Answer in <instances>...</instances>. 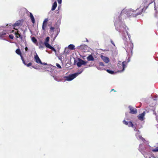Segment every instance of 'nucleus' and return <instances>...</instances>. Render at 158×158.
I'll list each match as a JSON object with an SVG mask.
<instances>
[{
    "label": "nucleus",
    "mask_w": 158,
    "mask_h": 158,
    "mask_svg": "<svg viewBox=\"0 0 158 158\" xmlns=\"http://www.w3.org/2000/svg\"><path fill=\"white\" fill-rule=\"evenodd\" d=\"M31 40L32 42L35 44H36L37 43V40L35 37H33L32 38Z\"/></svg>",
    "instance_id": "obj_25"
},
{
    "label": "nucleus",
    "mask_w": 158,
    "mask_h": 158,
    "mask_svg": "<svg viewBox=\"0 0 158 158\" xmlns=\"http://www.w3.org/2000/svg\"><path fill=\"white\" fill-rule=\"evenodd\" d=\"M123 123L125 125H128L129 127H133L134 128L135 127V126L134 127V125L131 121L127 122L124 119L123 121Z\"/></svg>",
    "instance_id": "obj_6"
},
{
    "label": "nucleus",
    "mask_w": 158,
    "mask_h": 158,
    "mask_svg": "<svg viewBox=\"0 0 158 158\" xmlns=\"http://www.w3.org/2000/svg\"><path fill=\"white\" fill-rule=\"evenodd\" d=\"M30 19L31 20L32 22L33 23H35V20L34 17L32 15V14L31 13H30Z\"/></svg>",
    "instance_id": "obj_16"
},
{
    "label": "nucleus",
    "mask_w": 158,
    "mask_h": 158,
    "mask_svg": "<svg viewBox=\"0 0 158 158\" xmlns=\"http://www.w3.org/2000/svg\"><path fill=\"white\" fill-rule=\"evenodd\" d=\"M101 58L106 63H108L110 61V60L109 58L107 57L104 56L102 55L101 56Z\"/></svg>",
    "instance_id": "obj_11"
},
{
    "label": "nucleus",
    "mask_w": 158,
    "mask_h": 158,
    "mask_svg": "<svg viewBox=\"0 0 158 158\" xmlns=\"http://www.w3.org/2000/svg\"><path fill=\"white\" fill-rule=\"evenodd\" d=\"M154 112V113L156 115V112H155V111ZM156 116V120H157V122H158V116Z\"/></svg>",
    "instance_id": "obj_40"
},
{
    "label": "nucleus",
    "mask_w": 158,
    "mask_h": 158,
    "mask_svg": "<svg viewBox=\"0 0 158 158\" xmlns=\"http://www.w3.org/2000/svg\"><path fill=\"white\" fill-rule=\"evenodd\" d=\"M138 138L139 139H138L139 140H141L142 141H143V142H144L145 141V139L144 138L142 137V136H141L140 135H139Z\"/></svg>",
    "instance_id": "obj_26"
},
{
    "label": "nucleus",
    "mask_w": 158,
    "mask_h": 158,
    "mask_svg": "<svg viewBox=\"0 0 158 158\" xmlns=\"http://www.w3.org/2000/svg\"><path fill=\"white\" fill-rule=\"evenodd\" d=\"M99 65L100 66H104V65L103 63L102 62H100L99 63Z\"/></svg>",
    "instance_id": "obj_34"
},
{
    "label": "nucleus",
    "mask_w": 158,
    "mask_h": 158,
    "mask_svg": "<svg viewBox=\"0 0 158 158\" xmlns=\"http://www.w3.org/2000/svg\"><path fill=\"white\" fill-rule=\"evenodd\" d=\"M142 146H143V145L142 144H139V150L141 153H142Z\"/></svg>",
    "instance_id": "obj_28"
},
{
    "label": "nucleus",
    "mask_w": 158,
    "mask_h": 158,
    "mask_svg": "<svg viewBox=\"0 0 158 158\" xmlns=\"http://www.w3.org/2000/svg\"><path fill=\"white\" fill-rule=\"evenodd\" d=\"M143 9L138 13L133 14V12H135L138 10L137 9L134 10L131 8L124 9L122 11L120 15L119 13H117L114 17V25L115 27V29L118 31L122 35V39L124 40V43L125 45V49L127 52L129 54L130 52L132 53V49L133 47V43L130 42L128 43L127 41V38L130 40V35L128 34L127 31L128 29L127 27L125 25L123 19L126 18V16L127 17L132 16L135 17L137 15H140L143 11Z\"/></svg>",
    "instance_id": "obj_1"
},
{
    "label": "nucleus",
    "mask_w": 158,
    "mask_h": 158,
    "mask_svg": "<svg viewBox=\"0 0 158 158\" xmlns=\"http://www.w3.org/2000/svg\"><path fill=\"white\" fill-rule=\"evenodd\" d=\"M145 114V111L143 112L142 113L139 114L138 115V119L142 121H143L144 119V117Z\"/></svg>",
    "instance_id": "obj_9"
},
{
    "label": "nucleus",
    "mask_w": 158,
    "mask_h": 158,
    "mask_svg": "<svg viewBox=\"0 0 158 158\" xmlns=\"http://www.w3.org/2000/svg\"><path fill=\"white\" fill-rule=\"evenodd\" d=\"M57 32H58V33L56 35V36L55 37V38L56 36H57L58 34V32H59V31L58 30H57Z\"/></svg>",
    "instance_id": "obj_48"
},
{
    "label": "nucleus",
    "mask_w": 158,
    "mask_h": 158,
    "mask_svg": "<svg viewBox=\"0 0 158 158\" xmlns=\"http://www.w3.org/2000/svg\"><path fill=\"white\" fill-rule=\"evenodd\" d=\"M149 158H151V157H150Z\"/></svg>",
    "instance_id": "obj_56"
},
{
    "label": "nucleus",
    "mask_w": 158,
    "mask_h": 158,
    "mask_svg": "<svg viewBox=\"0 0 158 158\" xmlns=\"http://www.w3.org/2000/svg\"><path fill=\"white\" fill-rule=\"evenodd\" d=\"M55 28L54 27H50V29L51 31H53L54 29Z\"/></svg>",
    "instance_id": "obj_38"
},
{
    "label": "nucleus",
    "mask_w": 158,
    "mask_h": 158,
    "mask_svg": "<svg viewBox=\"0 0 158 158\" xmlns=\"http://www.w3.org/2000/svg\"><path fill=\"white\" fill-rule=\"evenodd\" d=\"M44 64V65H47V63H43L42 62V64Z\"/></svg>",
    "instance_id": "obj_44"
},
{
    "label": "nucleus",
    "mask_w": 158,
    "mask_h": 158,
    "mask_svg": "<svg viewBox=\"0 0 158 158\" xmlns=\"http://www.w3.org/2000/svg\"><path fill=\"white\" fill-rule=\"evenodd\" d=\"M46 25H47L46 23L45 24L43 23L42 28L43 30H45L46 27Z\"/></svg>",
    "instance_id": "obj_30"
},
{
    "label": "nucleus",
    "mask_w": 158,
    "mask_h": 158,
    "mask_svg": "<svg viewBox=\"0 0 158 158\" xmlns=\"http://www.w3.org/2000/svg\"><path fill=\"white\" fill-rule=\"evenodd\" d=\"M23 63L25 65H26V64L25 63V61L24 60H23Z\"/></svg>",
    "instance_id": "obj_45"
},
{
    "label": "nucleus",
    "mask_w": 158,
    "mask_h": 158,
    "mask_svg": "<svg viewBox=\"0 0 158 158\" xmlns=\"http://www.w3.org/2000/svg\"><path fill=\"white\" fill-rule=\"evenodd\" d=\"M142 153L144 155V157H145V158H147V156H146L144 155V154L143 153V152H142Z\"/></svg>",
    "instance_id": "obj_47"
},
{
    "label": "nucleus",
    "mask_w": 158,
    "mask_h": 158,
    "mask_svg": "<svg viewBox=\"0 0 158 158\" xmlns=\"http://www.w3.org/2000/svg\"><path fill=\"white\" fill-rule=\"evenodd\" d=\"M106 71L109 73L112 74H114L116 73V72H114V71L109 69H107Z\"/></svg>",
    "instance_id": "obj_23"
},
{
    "label": "nucleus",
    "mask_w": 158,
    "mask_h": 158,
    "mask_svg": "<svg viewBox=\"0 0 158 158\" xmlns=\"http://www.w3.org/2000/svg\"><path fill=\"white\" fill-rule=\"evenodd\" d=\"M59 4H61V3L62 0H57Z\"/></svg>",
    "instance_id": "obj_41"
},
{
    "label": "nucleus",
    "mask_w": 158,
    "mask_h": 158,
    "mask_svg": "<svg viewBox=\"0 0 158 158\" xmlns=\"http://www.w3.org/2000/svg\"><path fill=\"white\" fill-rule=\"evenodd\" d=\"M46 47V48H49V49H51L52 50L54 51L55 53L56 52V50L55 49V48L54 47L51 46L50 44H49V45H48V46H47V47Z\"/></svg>",
    "instance_id": "obj_17"
},
{
    "label": "nucleus",
    "mask_w": 158,
    "mask_h": 158,
    "mask_svg": "<svg viewBox=\"0 0 158 158\" xmlns=\"http://www.w3.org/2000/svg\"><path fill=\"white\" fill-rule=\"evenodd\" d=\"M56 65L57 66V67L59 69H61V66L60 65L58 64V63H56Z\"/></svg>",
    "instance_id": "obj_31"
},
{
    "label": "nucleus",
    "mask_w": 158,
    "mask_h": 158,
    "mask_svg": "<svg viewBox=\"0 0 158 158\" xmlns=\"http://www.w3.org/2000/svg\"><path fill=\"white\" fill-rule=\"evenodd\" d=\"M126 115L127 116V113H126Z\"/></svg>",
    "instance_id": "obj_55"
},
{
    "label": "nucleus",
    "mask_w": 158,
    "mask_h": 158,
    "mask_svg": "<svg viewBox=\"0 0 158 158\" xmlns=\"http://www.w3.org/2000/svg\"><path fill=\"white\" fill-rule=\"evenodd\" d=\"M21 21L20 20H19L17 21L16 23L13 24V26L14 27H19L21 25Z\"/></svg>",
    "instance_id": "obj_12"
},
{
    "label": "nucleus",
    "mask_w": 158,
    "mask_h": 158,
    "mask_svg": "<svg viewBox=\"0 0 158 158\" xmlns=\"http://www.w3.org/2000/svg\"><path fill=\"white\" fill-rule=\"evenodd\" d=\"M76 77L75 76V74L73 73L69 75L68 76L64 77V78H65L66 80L68 81H70L72 80Z\"/></svg>",
    "instance_id": "obj_5"
},
{
    "label": "nucleus",
    "mask_w": 158,
    "mask_h": 158,
    "mask_svg": "<svg viewBox=\"0 0 158 158\" xmlns=\"http://www.w3.org/2000/svg\"><path fill=\"white\" fill-rule=\"evenodd\" d=\"M42 43V42L41 41L40 42H39V48L40 49H43L44 48V46L43 45H41Z\"/></svg>",
    "instance_id": "obj_27"
},
{
    "label": "nucleus",
    "mask_w": 158,
    "mask_h": 158,
    "mask_svg": "<svg viewBox=\"0 0 158 158\" xmlns=\"http://www.w3.org/2000/svg\"><path fill=\"white\" fill-rule=\"evenodd\" d=\"M52 76L54 78V80H56V81H61V79H60V78L59 77L56 76L55 75H53Z\"/></svg>",
    "instance_id": "obj_19"
},
{
    "label": "nucleus",
    "mask_w": 158,
    "mask_h": 158,
    "mask_svg": "<svg viewBox=\"0 0 158 158\" xmlns=\"http://www.w3.org/2000/svg\"><path fill=\"white\" fill-rule=\"evenodd\" d=\"M125 119H127V120H128V118H127V117H126V118H125Z\"/></svg>",
    "instance_id": "obj_51"
},
{
    "label": "nucleus",
    "mask_w": 158,
    "mask_h": 158,
    "mask_svg": "<svg viewBox=\"0 0 158 158\" xmlns=\"http://www.w3.org/2000/svg\"><path fill=\"white\" fill-rule=\"evenodd\" d=\"M87 60L89 61H94V58L93 57V56L92 55H89L87 57Z\"/></svg>",
    "instance_id": "obj_14"
},
{
    "label": "nucleus",
    "mask_w": 158,
    "mask_h": 158,
    "mask_svg": "<svg viewBox=\"0 0 158 158\" xmlns=\"http://www.w3.org/2000/svg\"><path fill=\"white\" fill-rule=\"evenodd\" d=\"M57 6V2H56V1L54 2V3H53V4L52 5V8L51 9L52 10H54L56 9V7Z\"/></svg>",
    "instance_id": "obj_15"
},
{
    "label": "nucleus",
    "mask_w": 158,
    "mask_h": 158,
    "mask_svg": "<svg viewBox=\"0 0 158 158\" xmlns=\"http://www.w3.org/2000/svg\"><path fill=\"white\" fill-rule=\"evenodd\" d=\"M126 62L125 61H123L122 62L121 61H118L117 67L118 72L122 73L124 71L125 68L126 67V65L125 64Z\"/></svg>",
    "instance_id": "obj_2"
},
{
    "label": "nucleus",
    "mask_w": 158,
    "mask_h": 158,
    "mask_svg": "<svg viewBox=\"0 0 158 158\" xmlns=\"http://www.w3.org/2000/svg\"><path fill=\"white\" fill-rule=\"evenodd\" d=\"M0 28L1 27H0ZM0 30H2V29H1L0 28ZM6 35V33L5 31H3L2 33H0V38H1L2 37H5V35Z\"/></svg>",
    "instance_id": "obj_21"
},
{
    "label": "nucleus",
    "mask_w": 158,
    "mask_h": 158,
    "mask_svg": "<svg viewBox=\"0 0 158 158\" xmlns=\"http://www.w3.org/2000/svg\"><path fill=\"white\" fill-rule=\"evenodd\" d=\"M25 51H27V50H28V48L27 47H26L25 48Z\"/></svg>",
    "instance_id": "obj_46"
},
{
    "label": "nucleus",
    "mask_w": 158,
    "mask_h": 158,
    "mask_svg": "<svg viewBox=\"0 0 158 158\" xmlns=\"http://www.w3.org/2000/svg\"><path fill=\"white\" fill-rule=\"evenodd\" d=\"M110 42L111 43V44L114 46H115V45L114 43V42H113V41L111 40H110Z\"/></svg>",
    "instance_id": "obj_39"
},
{
    "label": "nucleus",
    "mask_w": 158,
    "mask_h": 158,
    "mask_svg": "<svg viewBox=\"0 0 158 158\" xmlns=\"http://www.w3.org/2000/svg\"><path fill=\"white\" fill-rule=\"evenodd\" d=\"M9 37L11 39H13L14 38V36L12 35H9Z\"/></svg>",
    "instance_id": "obj_33"
},
{
    "label": "nucleus",
    "mask_w": 158,
    "mask_h": 158,
    "mask_svg": "<svg viewBox=\"0 0 158 158\" xmlns=\"http://www.w3.org/2000/svg\"><path fill=\"white\" fill-rule=\"evenodd\" d=\"M16 53L18 55L21 56V53L20 50L19 49H17L15 51Z\"/></svg>",
    "instance_id": "obj_24"
},
{
    "label": "nucleus",
    "mask_w": 158,
    "mask_h": 158,
    "mask_svg": "<svg viewBox=\"0 0 158 158\" xmlns=\"http://www.w3.org/2000/svg\"><path fill=\"white\" fill-rule=\"evenodd\" d=\"M130 111V113L132 114H135L137 112V110L134 108L132 106H129L128 107Z\"/></svg>",
    "instance_id": "obj_7"
},
{
    "label": "nucleus",
    "mask_w": 158,
    "mask_h": 158,
    "mask_svg": "<svg viewBox=\"0 0 158 158\" xmlns=\"http://www.w3.org/2000/svg\"><path fill=\"white\" fill-rule=\"evenodd\" d=\"M22 33L24 34L25 33V31L21 30V31H17L16 32H15V35L16 37L17 38H19V37L21 40H22L23 39V35L21 34Z\"/></svg>",
    "instance_id": "obj_3"
},
{
    "label": "nucleus",
    "mask_w": 158,
    "mask_h": 158,
    "mask_svg": "<svg viewBox=\"0 0 158 158\" xmlns=\"http://www.w3.org/2000/svg\"><path fill=\"white\" fill-rule=\"evenodd\" d=\"M87 63V61H85L81 59H78V61L77 63V65L78 67H80L82 65H85Z\"/></svg>",
    "instance_id": "obj_4"
},
{
    "label": "nucleus",
    "mask_w": 158,
    "mask_h": 158,
    "mask_svg": "<svg viewBox=\"0 0 158 158\" xmlns=\"http://www.w3.org/2000/svg\"><path fill=\"white\" fill-rule=\"evenodd\" d=\"M32 67L33 68H34L35 69H38L37 68H36V67H34V66H32Z\"/></svg>",
    "instance_id": "obj_49"
},
{
    "label": "nucleus",
    "mask_w": 158,
    "mask_h": 158,
    "mask_svg": "<svg viewBox=\"0 0 158 158\" xmlns=\"http://www.w3.org/2000/svg\"><path fill=\"white\" fill-rule=\"evenodd\" d=\"M114 90V89H112L111 91H113Z\"/></svg>",
    "instance_id": "obj_52"
},
{
    "label": "nucleus",
    "mask_w": 158,
    "mask_h": 158,
    "mask_svg": "<svg viewBox=\"0 0 158 158\" xmlns=\"http://www.w3.org/2000/svg\"><path fill=\"white\" fill-rule=\"evenodd\" d=\"M86 41L87 42H88V40H87V39L86 38Z\"/></svg>",
    "instance_id": "obj_50"
},
{
    "label": "nucleus",
    "mask_w": 158,
    "mask_h": 158,
    "mask_svg": "<svg viewBox=\"0 0 158 158\" xmlns=\"http://www.w3.org/2000/svg\"><path fill=\"white\" fill-rule=\"evenodd\" d=\"M20 56V57H21V60H22L23 61V60H24V59L23 58V57L22 56V54L21 55V56Z\"/></svg>",
    "instance_id": "obj_43"
},
{
    "label": "nucleus",
    "mask_w": 158,
    "mask_h": 158,
    "mask_svg": "<svg viewBox=\"0 0 158 158\" xmlns=\"http://www.w3.org/2000/svg\"><path fill=\"white\" fill-rule=\"evenodd\" d=\"M54 0H52V1H53Z\"/></svg>",
    "instance_id": "obj_57"
},
{
    "label": "nucleus",
    "mask_w": 158,
    "mask_h": 158,
    "mask_svg": "<svg viewBox=\"0 0 158 158\" xmlns=\"http://www.w3.org/2000/svg\"><path fill=\"white\" fill-rule=\"evenodd\" d=\"M135 131H137V132L135 134V136L136 137L137 139H139L138 137H137V135H139V131L137 130H136V127L134 128Z\"/></svg>",
    "instance_id": "obj_22"
},
{
    "label": "nucleus",
    "mask_w": 158,
    "mask_h": 158,
    "mask_svg": "<svg viewBox=\"0 0 158 158\" xmlns=\"http://www.w3.org/2000/svg\"><path fill=\"white\" fill-rule=\"evenodd\" d=\"M84 69H81L79 70L76 73H74V74H75V76L77 77V76H78L79 74H81L83 71Z\"/></svg>",
    "instance_id": "obj_18"
},
{
    "label": "nucleus",
    "mask_w": 158,
    "mask_h": 158,
    "mask_svg": "<svg viewBox=\"0 0 158 158\" xmlns=\"http://www.w3.org/2000/svg\"><path fill=\"white\" fill-rule=\"evenodd\" d=\"M35 54L34 58L35 62L38 64H42V62L36 52Z\"/></svg>",
    "instance_id": "obj_10"
},
{
    "label": "nucleus",
    "mask_w": 158,
    "mask_h": 158,
    "mask_svg": "<svg viewBox=\"0 0 158 158\" xmlns=\"http://www.w3.org/2000/svg\"><path fill=\"white\" fill-rule=\"evenodd\" d=\"M88 47V46L87 45L85 44H82L79 46H77L76 47V49L78 50H82L87 49Z\"/></svg>",
    "instance_id": "obj_8"
},
{
    "label": "nucleus",
    "mask_w": 158,
    "mask_h": 158,
    "mask_svg": "<svg viewBox=\"0 0 158 158\" xmlns=\"http://www.w3.org/2000/svg\"><path fill=\"white\" fill-rule=\"evenodd\" d=\"M28 67H30V66H31L32 65V63L31 62L30 63H28L27 64H26V65Z\"/></svg>",
    "instance_id": "obj_35"
},
{
    "label": "nucleus",
    "mask_w": 158,
    "mask_h": 158,
    "mask_svg": "<svg viewBox=\"0 0 158 158\" xmlns=\"http://www.w3.org/2000/svg\"><path fill=\"white\" fill-rule=\"evenodd\" d=\"M153 152H158V147H156L155 148L152 150Z\"/></svg>",
    "instance_id": "obj_29"
},
{
    "label": "nucleus",
    "mask_w": 158,
    "mask_h": 158,
    "mask_svg": "<svg viewBox=\"0 0 158 158\" xmlns=\"http://www.w3.org/2000/svg\"><path fill=\"white\" fill-rule=\"evenodd\" d=\"M130 61V59H129V58H128L127 59V61H126V62L125 63V64H127L129 61Z\"/></svg>",
    "instance_id": "obj_37"
},
{
    "label": "nucleus",
    "mask_w": 158,
    "mask_h": 158,
    "mask_svg": "<svg viewBox=\"0 0 158 158\" xmlns=\"http://www.w3.org/2000/svg\"><path fill=\"white\" fill-rule=\"evenodd\" d=\"M66 48H65V51H64V52H65Z\"/></svg>",
    "instance_id": "obj_54"
},
{
    "label": "nucleus",
    "mask_w": 158,
    "mask_h": 158,
    "mask_svg": "<svg viewBox=\"0 0 158 158\" xmlns=\"http://www.w3.org/2000/svg\"><path fill=\"white\" fill-rule=\"evenodd\" d=\"M49 39H50V38L48 36L46 38L45 40V41L44 43V44L46 47H47V46H48V45H49V44L48 43V42L49 41Z\"/></svg>",
    "instance_id": "obj_13"
},
{
    "label": "nucleus",
    "mask_w": 158,
    "mask_h": 158,
    "mask_svg": "<svg viewBox=\"0 0 158 158\" xmlns=\"http://www.w3.org/2000/svg\"><path fill=\"white\" fill-rule=\"evenodd\" d=\"M68 48L71 50H74L75 48V46L73 44H70L68 46Z\"/></svg>",
    "instance_id": "obj_20"
},
{
    "label": "nucleus",
    "mask_w": 158,
    "mask_h": 158,
    "mask_svg": "<svg viewBox=\"0 0 158 158\" xmlns=\"http://www.w3.org/2000/svg\"><path fill=\"white\" fill-rule=\"evenodd\" d=\"M58 58L60 60H62V57L61 56H59L58 57Z\"/></svg>",
    "instance_id": "obj_42"
},
{
    "label": "nucleus",
    "mask_w": 158,
    "mask_h": 158,
    "mask_svg": "<svg viewBox=\"0 0 158 158\" xmlns=\"http://www.w3.org/2000/svg\"><path fill=\"white\" fill-rule=\"evenodd\" d=\"M97 68L99 70H102V68L100 67V66H97Z\"/></svg>",
    "instance_id": "obj_36"
},
{
    "label": "nucleus",
    "mask_w": 158,
    "mask_h": 158,
    "mask_svg": "<svg viewBox=\"0 0 158 158\" xmlns=\"http://www.w3.org/2000/svg\"><path fill=\"white\" fill-rule=\"evenodd\" d=\"M48 21V19L47 18V19H45V20H44L43 22V23H46Z\"/></svg>",
    "instance_id": "obj_32"
},
{
    "label": "nucleus",
    "mask_w": 158,
    "mask_h": 158,
    "mask_svg": "<svg viewBox=\"0 0 158 158\" xmlns=\"http://www.w3.org/2000/svg\"><path fill=\"white\" fill-rule=\"evenodd\" d=\"M139 135H137V137H138Z\"/></svg>",
    "instance_id": "obj_53"
}]
</instances>
